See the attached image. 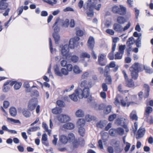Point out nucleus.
Wrapping results in <instances>:
<instances>
[{"mask_svg":"<svg viewBox=\"0 0 153 153\" xmlns=\"http://www.w3.org/2000/svg\"><path fill=\"white\" fill-rule=\"evenodd\" d=\"M79 38L76 37L71 39L69 42V46L68 45H65L64 46H61V53L62 58L63 59L68 60L71 56V53H69V48L71 49H74L79 45L78 42Z\"/></svg>","mask_w":153,"mask_h":153,"instance_id":"obj_1","label":"nucleus"},{"mask_svg":"<svg viewBox=\"0 0 153 153\" xmlns=\"http://www.w3.org/2000/svg\"><path fill=\"white\" fill-rule=\"evenodd\" d=\"M97 0H88L87 3V6H84L85 10H87L88 8L90 9L94 8L97 10H99L101 7V4H97Z\"/></svg>","mask_w":153,"mask_h":153,"instance_id":"obj_2","label":"nucleus"},{"mask_svg":"<svg viewBox=\"0 0 153 153\" xmlns=\"http://www.w3.org/2000/svg\"><path fill=\"white\" fill-rule=\"evenodd\" d=\"M75 93L78 95L79 98L82 99L83 98H86L89 95V88H85L82 90L79 88L75 91Z\"/></svg>","mask_w":153,"mask_h":153,"instance_id":"obj_3","label":"nucleus"},{"mask_svg":"<svg viewBox=\"0 0 153 153\" xmlns=\"http://www.w3.org/2000/svg\"><path fill=\"white\" fill-rule=\"evenodd\" d=\"M59 21V19H56V22L53 26L54 30V33L53 34V37L54 39L55 42L56 44L58 43V42L60 39L59 36L57 33L59 30V28L57 24Z\"/></svg>","mask_w":153,"mask_h":153,"instance_id":"obj_4","label":"nucleus"},{"mask_svg":"<svg viewBox=\"0 0 153 153\" xmlns=\"http://www.w3.org/2000/svg\"><path fill=\"white\" fill-rule=\"evenodd\" d=\"M139 66V64L137 63H134L130 68V70L131 72V76L132 78L134 79H136L138 77Z\"/></svg>","mask_w":153,"mask_h":153,"instance_id":"obj_5","label":"nucleus"},{"mask_svg":"<svg viewBox=\"0 0 153 153\" xmlns=\"http://www.w3.org/2000/svg\"><path fill=\"white\" fill-rule=\"evenodd\" d=\"M38 104V100L37 98L31 99L29 102L28 108L30 111L34 110Z\"/></svg>","mask_w":153,"mask_h":153,"instance_id":"obj_6","label":"nucleus"},{"mask_svg":"<svg viewBox=\"0 0 153 153\" xmlns=\"http://www.w3.org/2000/svg\"><path fill=\"white\" fill-rule=\"evenodd\" d=\"M57 119L59 121L63 123L69 121L70 120V117L68 115L62 114L58 115Z\"/></svg>","mask_w":153,"mask_h":153,"instance_id":"obj_7","label":"nucleus"},{"mask_svg":"<svg viewBox=\"0 0 153 153\" xmlns=\"http://www.w3.org/2000/svg\"><path fill=\"white\" fill-rule=\"evenodd\" d=\"M106 54H100L98 57V62L99 65L103 66L106 64Z\"/></svg>","mask_w":153,"mask_h":153,"instance_id":"obj_8","label":"nucleus"},{"mask_svg":"<svg viewBox=\"0 0 153 153\" xmlns=\"http://www.w3.org/2000/svg\"><path fill=\"white\" fill-rule=\"evenodd\" d=\"M92 83L91 82H87L86 80H83L81 82V86L82 88L85 87L88 88H91L92 87Z\"/></svg>","mask_w":153,"mask_h":153,"instance_id":"obj_9","label":"nucleus"},{"mask_svg":"<svg viewBox=\"0 0 153 153\" xmlns=\"http://www.w3.org/2000/svg\"><path fill=\"white\" fill-rule=\"evenodd\" d=\"M87 43L88 47L92 49L94 47L95 44L94 39V38L90 36L88 40Z\"/></svg>","mask_w":153,"mask_h":153,"instance_id":"obj_10","label":"nucleus"},{"mask_svg":"<svg viewBox=\"0 0 153 153\" xmlns=\"http://www.w3.org/2000/svg\"><path fill=\"white\" fill-rule=\"evenodd\" d=\"M113 28L116 32H123V27L118 24L115 23L113 25Z\"/></svg>","mask_w":153,"mask_h":153,"instance_id":"obj_11","label":"nucleus"},{"mask_svg":"<svg viewBox=\"0 0 153 153\" xmlns=\"http://www.w3.org/2000/svg\"><path fill=\"white\" fill-rule=\"evenodd\" d=\"M42 143L45 146H49V144L48 142V137L46 134H42Z\"/></svg>","mask_w":153,"mask_h":153,"instance_id":"obj_12","label":"nucleus"},{"mask_svg":"<svg viewBox=\"0 0 153 153\" xmlns=\"http://www.w3.org/2000/svg\"><path fill=\"white\" fill-rule=\"evenodd\" d=\"M68 137L69 141L72 142L74 146H76L75 143L76 140H75V136L74 134L72 133H70L68 134Z\"/></svg>","mask_w":153,"mask_h":153,"instance_id":"obj_13","label":"nucleus"},{"mask_svg":"<svg viewBox=\"0 0 153 153\" xmlns=\"http://www.w3.org/2000/svg\"><path fill=\"white\" fill-rule=\"evenodd\" d=\"M7 0H0V9L3 10L6 9L8 6V4L6 2Z\"/></svg>","mask_w":153,"mask_h":153,"instance_id":"obj_14","label":"nucleus"},{"mask_svg":"<svg viewBox=\"0 0 153 153\" xmlns=\"http://www.w3.org/2000/svg\"><path fill=\"white\" fill-rule=\"evenodd\" d=\"M145 133V130L144 128H140L138 131L137 133V139H139L143 136Z\"/></svg>","mask_w":153,"mask_h":153,"instance_id":"obj_15","label":"nucleus"},{"mask_svg":"<svg viewBox=\"0 0 153 153\" xmlns=\"http://www.w3.org/2000/svg\"><path fill=\"white\" fill-rule=\"evenodd\" d=\"M129 116L130 119L132 120H138V117L135 110H133L130 114Z\"/></svg>","mask_w":153,"mask_h":153,"instance_id":"obj_16","label":"nucleus"},{"mask_svg":"<svg viewBox=\"0 0 153 153\" xmlns=\"http://www.w3.org/2000/svg\"><path fill=\"white\" fill-rule=\"evenodd\" d=\"M23 116L26 118H28L31 116L30 112L28 110L25 108H23L21 111Z\"/></svg>","mask_w":153,"mask_h":153,"instance_id":"obj_17","label":"nucleus"},{"mask_svg":"<svg viewBox=\"0 0 153 153\" xmlns=\"http://www.w3.org/2000/svg\"><path fill=\"white\" fill-rule=\"evenodd\" d=\"M59 140L62 143L65 144L68 142V139L66 136L62 135L59 137Z\"/></svg>","mask_w":153,"mask_h":153,"instance_id":"obj_18","label":"nucleus"},{"mask_svg":"<svg viewBox=\"0 0 153 153\" xmlns=\"http://www.w3.org/2000/svg\"><path fill=\"white\" fill-rule=\"evenodd\" d=\"M63 127L65 129H72L74 128V125L72 123H68L64 124L63 126Z\"/></svg>","mask_w":153,"mask_h":153,"instance_id":"obj_19","label":"nucleus"},{"mask_svg":"<svg viewBox=\"0 0 153 153\" xmlns=\"http://www.w3.org/2000/svg\"><path fill=\"white\" fill-rule=\"evenodd\" d=\"M126 13V8L122 5H120L118 14L120 15H124Z\"/></svg>","mask_w":153,"mask_h":153,"instance_id":"obj_20","label":"nucleus"},{"mask_svg":"<svg viewBox=\"0 0 153 153\" xmlns=\"http://www.w3.org/2000/svg\"><path fill=\"white\" fill-rule=\"evenodd\" d=\"M24 87L27 88L26 91L27 92H31V90L33 89V88H36V86H33L31 88H30V85L29 83L27 82H25L24 84Z\"/></svg>","mask_w":153,"mask_h":153,"instance_id":"obj_21","label":"nucleus"},{"mask_svg":"<svg viewBox=\"0 0 153 153\" xmlns=\"http://www.w3.org/2000/svg\"><path fill=\"white\" fill-rule=\"evenodd\" d=\"M9 112L10 115L13 117H15L17 114V111L15 108L11 107L9 109Z\"/></svg>","mask_w":153,"mask_h":153,"instance_id":"obj_22","label":"nucleus"},{"mask_svg":"<svg viewBox=\"0 0 153 153\" xmlns=\"http://www.w3.org/2000/svg\"><path fill=\"white\" fill-rule=\"evenodd\" d=\"M10 89V88L9 86V82H6L4 84L3 87L2 88V91L4 92H7Z\"/></svg>","mask_w":153,"mask_h":153,"instance_id":"obj_23","label":"nucleus"},{"mask_svg":"<svg viewBox=\"0 0 153 153\" xmlns=\"http://www.w3.org/2000/svg\"><path fill=\"white\" fill-rule=\"evenodd\" d=\"M54 71L55 74L56 75L61 77L62 76L61 70L60 69L58 66L56 65L54 67Z\"/></svg>","mask_w":153,"mask_h":153,"instance_id":"obj_24","label":"nucleus"},{"mask_svg":"<svg viewBox=\"0 0 153 153\" xmlns=\"http://www.w3.org/2000/svg\"><path fill=\"white\" fill-rule=\"evenodd\" d=\"M75 115L77 117H81L84 116V113L82 110L79 109L76 111Z\"/></svg>","mask_w":153,"mask_h":153,"instance_id":"obj_25","label":"nucleus"},{"mask_svg":"<svg viewBox=\"0 0 153 153\" xmlns=\"http://www.w3.org/2000/svg\"><path fill=\"white\" fill-rule=\"evenodd\" d=\"M135 42L134 39L133 37L129 38L126 42V45L128 47L130 46L131 45H133Z\"/></svg>","mask_w":153,"mask_h":153,"instance_id":"obj_26","label":"nucleus"},{"mask_svg":"<svg viewBox=\"0 0 153 153\" xmlns=\"http://www.w3.org/2000/svg\"><path fill=\"white\" fill-rule=\"evenodd\" d=\"M152 111V108L150 107H148L146 108L145 109V112L144 114V115L147 118H148L149 116V114L151 113Z\"/></svg>","mask_w":153,"mask_h":153,"instance_id":"obj_27","label":"nucleus"},{"mask_svg":"<svg viewBox=\"0 0 153 153\" xmlns=\"http://www.w3.org/2000/svg\"><path fill=\"white\" fill-rule=\"evenodd\" d=\"M87 10L86 11V13L87 14V16L88 17H92L94 16V13L93 11V8L90 9V8H88Z\"/></svg>","mask_w":153,"mask_h":153,"instance_id":"obj_28","label":"nucleus"},{"mask_svg":"<svg viewBox=\"0 0 153 153\" xmlns=\"http://www.w3.org/2000/svg\"><path fill=\"white\" fill-rule=\"evenodd\" d=\"M62 112V109L59 107H56L52 110V112L54 114H57L61 113Z\"/></svg>","mask_w":153,"mask_h":153,"instance_id":"obj_29","label":"nucleus"},{"mask_svg":"<svg viewBox=\"0 0 153 153\" xmlns=\"http://www.w3.org/2000/svg\"><path fill=\"white\" fill-rule=\"evenodd\" d=\"M84 143L85 141L83 138H80L79 139L78 141L77 140L76 141L75 144L76 146L75 147H76L79 145H80L81 146H83L84 144Z\"/></svg>","mask_w":153,"mask_h":153,"instance_id":"obj_30","label":"nucleus"},{"mask_svg":"<svg viewBox=\"0 0 153 153\" xmlns=\"http://www.w3.org/2000/svg\"><path fill=\"white\" fill-rule=\"evenodd\" d=\"M61 23L63 27H67L69 25V20L67 19L64 20H61Z\"/></svg>","mask_w":153,"mask_h":153,"instance_id":"obj_31","label":"nucleus"},{"mask_svg":"<svg viewBox=\"0 0 153 153\" xmlns=\"http://www.w3.org/2000/svg\"><path fill=\"white\" fill-rule=\"evenodd\" d=\"M42 126L45 129V131L47 132L48 133V135L50 136L51 134V129H48V126L44 122L42 123Z\"/></svg>","mask_w":153,"mask_h":153,"instance_id":"obj_32","label":"nucleus"},{"mask_svg":"<svg viewBox=\"0 0 153 153\" xmlns=\"http://www.w3.org/2000/svg\"><path fill=\"white\" fill-rule=\"evenodd\" d=\"M117 122L119 125L123 126L125 123L126 119L123 117L119 118L117 120Z\"/></svg>","mask_w":153,"mask_h":153,"instance_id":"obj_33","label":"nucleus"},{"mask_svg":"<svg viewBox=\"0 0 153 153\" xmlns=\"http://www.w3.org/2000/svg\"><path fill=\"white\" fill-rule=\"evenodd\" d=\"M85 121L83 119H80L78 120L77 124L79 127H83L85 124Z\"/></svg>","mask_w":153,"mask_h":153,"instance_id":"obj_34","label":"nucleus"},{"mask_svg":"<svg viewBox=\"0 0 153 153\" xmlns=\"http://www.w3.org/2000/svg\"><path fill=\"white\" fill-rule=\"evenodd\" d=\"M117 21L119 24H123L126 22V20L124 17L119 16L117 19Z\"/></svg>","mask_w":153,"mask_h":153,"instance_id":"obj_35","label":"nucleus"},{"mask_svg":"<svg viewBox=\"0 0 153 153\" xmlns=\"http://www.w3.org/2000/svg\"><path fill=\"white\" fill-rule=\"evenodd\" d=\"M123 54L117 52L114 55V59H122Z\"/></svg>","mask_w":153,"mask_h":153,"instance_id":"obj_36","label":"nucleus"},{"mask_svg":"<svg viewBox=\"0 0 153 153\" xmlns=\"http://www.w3.org/2000/svg\"><path fill=\"white\" fill-rule=\"evenodd\" d=\"M116 132L117 133V136L118 135H123L124 132V129L121 128H118L117 129H116Z\"/></svg>","mask_w":153,"mask_h":153,"instance_id":"obj_37","label":"nucleus"},{"mask_svg":"<svg viewBox=\"0 0 153 153\" xmlns=\"http://www.w3.org/2000/svg\"><path fill=\"white\" fill-rule=\"evenodd\" d=\"M127 86L129 87H133L134 86V82L131 79L126 80Z\"/></svg>","mask_w":153,"mask_h":153,"instance_id":"obj_38","label":"nucleus"},{"mask_svg":"<svg viewBox=\"0 0 153 153\" xmlns=\"http://www.w3.org/2000/svg\"><path fill=\"white\" fill-rule=\"evenodd\" d=\"M73 71L76 74H79L82 72V71L80 70L79 66L77 65L74 66L73 67Z\"/></svg>","mask_w":153,"mask_h":153,"instance_id":"obj_39","label":"nucleus"},{"mask_svg":"<svg viewBox=\"0 0 153 153\" xmlns=\"http://www.w3.org/2000/svg\"><path fill=\"white\" fill-rule=\"evenodd\" d=\"M105 125V121H100L97 124V127L98 128H102Z\"/></svg>","mask_w":153,"mask_h":153,"instance_id":"obj_40","label":"nucleus"},{"mask_svg":"<svg viewBox=\"0 0 153 153\" xmlns=\"http://www.w3.org/2000/svg\"><path fill=\"white\" fill-rule=\"evenodd\" d=\"M77 96L78 97V96L76 93L75 94H73L71 95H69L70 98L71 100L74 101H77Z\"/></svg>","mask_w":153,"mask_h":153,"instance_id":"obj_41","label":"nucleus"},{"mask_svg":"<svg viewBox=\"0 0 153 153\" xmlns=\"http://www.w3.org/2000/svg\"><path fill=\"white\" fill-rule=\"evenodd\" d=\"M109 134L110 135L112 136H117V133L116 132V129L111 128L109 131Z\"/></svg>","mask_w":153,"mask_h":153,"instance_id":"obj_42","label":"nucleus"},{"mask_svg":"<svg viewBox=\"0 0 153 153\" xmlns=\"http://www.w3.org/2000/svg\"><path fill=\"white\" fill-rule=\"evenodd\" d=\"M126 48V46L125 45H120L119 48L118 52L123 54L124 53V50Z\"/></svg>","mask_w":153,"mask_h":153,"instance_id":"obj_43","label":"nucleus"},{"mask_svg":"<svg viewBox=\"0 0 153 153\" xmlns=\"http://www.w3.org/2000/svg\"><path fill=\"white\" fill-rule=\"evenodd\" d=\"M50 49L51 53L53 54L54 52H55L56 50L55 49H53V48L52 44V43L51 40V38H49V39Z\"/></svg>","mask_w":153,"mask_h":153,"instance_id":"obj_44","label":"nucleus"},{"mask_svg":"<svg viewBox=\"0 0 153 153\" xmlns=\"http://www.w3.org/2000/svg\"><path fill=\"white\" fill-rule=\"evenodd\" d=\"M71 59L73 62L76 63L79 60V57L76 55H73L71 56Z\"/></svg>","mask_w":153,"mask_h":153,"instance_id":"obj_45","label":"nucleus"},{"mask_svg":"<svg viewBox=\"0 0 153 153\" xmlns=\"http://www.w3.org/2000/svg\"><path fill=\"white\" fill-rule=\"evenodd\" d=\"M144 69L145 70L146 72L149 74H152L153 73V70L151 69L149 67L144 66Z\"/></svg>","mask_w":153,"mask_h":153,"instance_id":"obj_46","label":"nucleus"},{"mask_svg":"<svg viewBox=\"0 0 153 153\" xmlns=\"http://www.w3.org/2000/svg\"><path fill=\"white\" fill-rule=\"evenodd\" d=\"M61 72L62 76L63 75H67L68 74H69V72L65 68H62L61 69Z\"/></svg>","mask_w":153,"mask_h":153,"instance_id":"obj_47","label":"nucleus"},{"mask_svg":"<svg viewBox=\"0 0 153 153\" xmlns=\"http://www.w3.org/2000/svg\"><path fill=\"white\" fill-rule=\"evenodd\" d=\"M79 132L80 134L82 136H83L84 135L85 130V129L83 127H79Z\"/></svg>","mask_w":153,"mask_h":153,"instance_id":"obj_48","label":"nucleus"},{"mask_svg":"<svg viewBox=\"0 0 153 153\" xmlns=\"http://www.w3.org/2000/svg\"><path fill=\"white\" fill-rule=\"evenodd\" d=\"M111 106L110 105H108L105 108V109L104 111L105 113L106 114H108L111 111Z\"/></svg>","mask_w":153,"mask_h":153,"instance_id":"obj_49","label":"nucleus"},{"mask_svg":"<svg viewBox=\"0 0 153 153\" xmlns=\"http://www.w3.org/2000/svg\"><path fill=\"white\" fill-rule=\"evenodd\" d=\"M94 117L90 115H87L85 117V120L87 122L90 121L94 119Z\"/></svg>","mask_w":153,"mask_h":153,"instance_id":"obj_50","label":"nucleus"},{"mask_svg":"<svg viewBox=\"0 0 153 153\" xmlns=\"http://www.w3.org/2000/svg\"><path fill=\"white\" fill-rule=\"evenodd\" d=\"M80 57L81 58H89L90 57V55L87 53L82 52L81 53Z\"/></svg>","mask_w":153,"mask_h":153,"instance_id":"obj_51","label":"nucleus"},{"mask_svg":"<svg viewBox=\"0 0 153 153\" xmlns=\"http://www.w3.org/2000/svg\"><path fill=\"white\" fill-rule=\"evenodd\" d=\"M105 76H106L105 80L107 83L111 84L112 82V79L111 76H108V75Z\"/></svg>","mask_w":153,"mask_h":153,"instance_id":"obj_52","label":"nucleus"},{"mask_svg":"<svg viewBox=\"0 0 153 153\" xmlns=\"http://www.w3.org/2000/svg\"><path fill=\"white\" fill-rule=\"evenodd\" d=\"M119 7L117 6H115L112 8V11L114 13L118 14Z\"/></svg>","mask_w":153,"mask_h":153,"instance_id":"obj_53","label":"nucleus"},{"mask_svg":"<svg viewBox=\"0 0 153 153\" xmlns=\"http://www.w3.org/2000/svg\"><path fill=\"white\" fill-rule=\"evenodd\" d=\"M108 65L105 66L104 71V75L105 76H107L108 75L110 71Z\"/></svg>","mask_w":153,"mask_h":153,"instance_id":"obj_54","label":"nucleus"},{"mask_svg":"<svg viewBox=\"0 0 153 153\" xmlns=\"http://www.w3.org/2000/svg\"><path fill=\"white\" fill-rule=\"evenodd\" d=\"M133 103V102H130L129 103H126L123 100H121V104L123 106H125L127 105V106L128 107L130 105L132 104Z\"/></svg>","mask_w":153,"mask_h":153,"instance_id":"obj_55","label":"nucleus"},{"mask_svg":"<svg viewBox=\"0 0 153 153\" xmlns=\"http://www.w3.org/2000/svg\"><path fill=\"white\" fill-rule=\"evenodd\" d=\"M57 105L60 107H63L65 106V103L62 101L58 100L56 102Z\"/></svg>","mask_w":153,"mask_h":153,"instance_id":"obj_56","label":"nucleus"},{"mask_svg":"<svg viewBox=\"0 0 153 153\" xmlns=\"http://www.w3.org/2000/svg\"><path fill=\"white\" fill-rule=\"evenodd\" d=\"M22 85V84L21 82H16L14 86V89L16 90L19 89L21 87Z\"/></svg>","mask_w":153,"mask_h":153,"instance_id":"obj_57","label":"nucleus"},{"mask_svg":"<svg viewBox=\"0 0 153 153\" xmlns=\"http://www.w3.org/2000/svg\"><path fill=\"white\" fill-rule=\"evenodd\" d=\"M67 68V70L68 72L71 71L73 69V66L71 64H68L66 66Z\"/></svg>","mask_w":153,"mask_h":153,"instance_id":"obj_58","label":"nucleus"},{"mask_svg":"<svg viewBox=\"0 0 153 153\" xmlns=\"http://www.w3.org/2000/svg\"><path fill=\"white\" fill-rule=\"evenodd\" d=\"M31 92L32 94L35 96L38 97L39 96V93L37 90H33L32 89L31 90V92Z\"/></svg>","mask_w":153,"mask_h":153,"instance_id":"obj_59","label":"nucleus"},{"mask_svg":"<svg viewBox=\"0 0 153 153\" xmlns=\"http://www.w3.org/2000/svg\"><path fill=\"white\" fill-rule=\"evenodd\" d=\"M8 120L14 123H20V121L19 120H17L14 119L13 118H7Z\"/></svg>","mask_w":153,"mask_h":153,"instance_id":"obj_60","label":"nucleus"},{"mask_svg":"<svg viewBox=\"0 0 153 153\" xmlns=\"http://www.w3.org/2000/svg\"><path fill=\"white\" fill-rule=\"evenodd\" d=\"M141 39L140 38H138L137 40L136 41V45L138 47H139L141 46Z\"/></svg>","mask_w":153,"mask_h":153,"instance_id":"obj_61","label":"nucleus"},{"mask_svg":"<svg viewBox=\"0 0 153 153\" xmlns=\"http://www.w3.org/2000/svg\"><path fill=\"white\" fill-rule=\"evenodd\" d=\"M76 34L77 36H81L83 35V31L81 30H77L76 32Z\"/></svg>","mask_w":153,"mask_h":153,"instance_id":"obj_62","label":"nucleus"},{"mask_svg":"<svg viewBox=\"0 0 153 153\" xmlns=\"http://www.w3.org/2000/svg\"><path fill=\"white\" fill-rule=\"evenodd\" d=\"M116 114H113L110 115L108 118L109 120L110 121H113L116 118Z\"/></svg>","mask_w":153,"mask_h":153,"instance_id":"obj_63","label":"nucleus"},{"mask_svg":"<svg viewBox=\"0 0 153 153\" xmlns=\"http://www.w3.org/2000/svg\"><path fill=\"white\" fill-rule=\"evenodd\" d=\"M102 88L103 91H106L108 90V86L106 83H103L102 85Z\"/></svg>","mask_w":153,"mask_h":153,"instance_id":"obj_64","label":"nucleus"}]
</instances>
